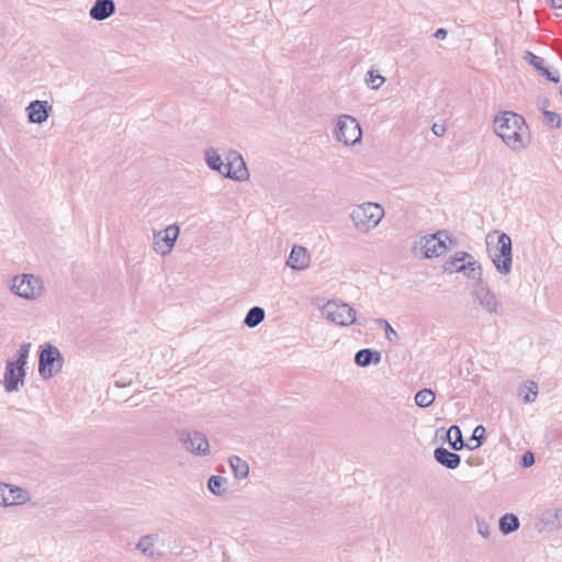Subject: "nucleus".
Wrapping results in <instances>:
<instances>
[{
  "label": "nucleus",
  "mask_w": 562,
  "mask_h": 562,
  "mask_svg": "<svg viewBox=\"0 0 562 562\" xmlns=\"http://www.w3.org/2000/svg\"><path fill=\"white\" fill-rule=\"evenodd\" d=\"M447 30L443 29V27H440L438 29L435 33H434V36L437 38V40H445L447 37Z\"/></svg>",
  "instance_id": "41"
},
{
  "label": "nucleus",
  "mask_w": 562,
  "mask_h": 562,
  "mask_svg": "<svg viewBox=\"0 0 562 562\" xmlns=\"http://www.w3.org/2000/svg\"><path fill=\"white\" fill-rule=\"evenodd\" d=\"M25 369L15 367L11 360H7L5 370L3 374V387L7 392H19L25 383Z\"/></svg>",
  "instance_id": "14"
},
{
  "label": "nucleus",
  "mask_w": 562,
  "mask_h": 562,
  "mask_svg": "<svg viewBox=\"0 0 562 562\" xmlns=\"http://www.w3.org/2000/svg\"><path fill=\"white\" fill-rule=\"evenodd\" d=\"M115 13L113 0H95L89 10V15L94 21H104Z\"/></svg>",
  "instance_id": "17"
},
{
  "label": "nucleus",
  "mask_w": 562,
  "mask_h": 562,
  "mask_svg": "<svg viewBox=\"0 0 562 562\" xmlns=\"http://www.w3.org/2000/svg\"><path fill=\"white\" fill-rule=\"evenodd\" d=\"M541 520L549 530L562 529V508L547 509Z\"/></svg>",
  "instance_id": "22"
},
{
  "label": "nucleus",
  "mask_w": 562,
  "mask_h": 562,
  "mask_svg": "<svg viewBox=\"0 0 562 562\" xmlns=\"http://www.w3.org/2000/svg\"><path fill=\"white\" fill-rule=\"evenodd\" d=\"M436 395L430 389H423L415 395V404L418 407H429L435 402Z\"/></svg>",
  "instance_id": "30"
},
{
  "label": "nucleus",
  "mask_w": 562,
  "mask_h": 562,
  "mask_svg": "<svg viewBox=\"0 0 562 562\" xmlns=\"http://www.w3.org/2000/svg\"><path fill=\"white\" fill-rule=\"evenodd\" d=\"M435 460L447 469L454 470L460 465L461 458L456 452H451L446 448L439 447L434 451Z\"/></svg>",
  "instance_id": "19"
},
{
  "label": "nucleus",
  "mask_w": 562,
  "mask_h": 562,
  "mask_svg": "<svg viewBox=\"0 0 562 562\" xmlns=\"http://www.w3.org/2000/svg\"><path fill=\"white\" fill-rule=\"evenodd\" d=\"M229 467L236 480H245L249 475V465L247 461L238 456H232L228 459Z\"/></svg>",
  "instance_id": "24"
},
{
  "label": "nucleus",
  "mask_w": 562,
  "mask_h": 562,
  "mask_svg": "<svg viewBox=\"0 0 562 562\" xmlns=\"http://www.w3.org/2000/svg\"><path fill=\"white\" fill-rule=\"evenodd\" d=\"M286 266L292 270L303 271L311 266V255L308 250L301 245H294L286 259Z\"/></svg>",
  "instance_id": "16"
},
{
  "label": "nucleus",
  "mask_w": 562,
  "mask_h": 562,
  "mask_svg": "<svg viewBox=\"0 0 562 562\" xmlns=\"http://www.w3.org/2000/svg\"><path fill=\"white\" fill-rule=\"evenodd\" d=\"M538 104L542 111L547 110L549 106V100L547 98L539 99Z\"/></svg>",
  "instance_id": "42"
},
{
  "label": "nucleus",
  "mask_w": 562,
  "mask_h": 562,
  "mask_svg": "<svg viewBox=\"0 0 562 562\" xmlns=\"http://www.w3.org/2000/svg\"><path fill=\"white\" fill-rule=\"evenodd\" d=\"M443 131H445V128H441V130L439 131V128H437V125H434V126H432V132H434L436 135H442Z\"/></svg>",
  "instance_id": "44"
},
{
  "label": "nucleus",
  "mask_w": 562,
  "mask_h": 562,
  "mask_svg": "<svg viewBox=\"0 0 562 562\" xmlns=\"http://www.w3.org/2000/svg\"><path fill=\"white\" fill-rule=\"evenodd\" d=\"M470 257L469 252L465 251H458L454 254V256L450 257L448 260L443 263V271L447 273H454L460 272L459 268L461 263L465 262L467 258Z\"/></svg>",
  "instance_id": "25"
},
{
  "label": "nucleus",
  "mask_w": 562,
  "mask_h": 562,
  "mask_svg": "<svg viewBox=\"0 0 562 562\" xmlns=\"http://www.w3.org/2000/svg\"><path fill=\"white\" fill-rule=\"evenodd\" d=\"M376 322L380 325H383L384 330H385V338L392 344H397V341L400 339L398 334L393 329V327L390 325V323L382 318L378 319Z\"/></svg>",
  "instance_id": "35"
},
{
  "label": "nucleus",
  "mask_w": 562,
  "mask_h": 562,
  "mask_svg": "<svg viewBox=\"0 0 562 562\" xmlns=\"http://www.w3.org/2000/svg\"><path fill=\"white\" fill-rule=\"evenodd\" d=\"M53 111L52 104L46 100H35L25 108L27 120L32 124L45 123Z\"/></svg>",
  "instance_id": "15"
},
{
  "label": "nucleus",
  "mask_w": 562,
  "mask_h": 562,
  "mask_svg": "<svg viewBox=\"0 0 562 562\" xmlns=\"http://www.w3.org/2000/svg\"><path fill=\"white\" fill-rule=\"evenodd\" d=\"M549 3L554 9H562V0H549Z\"/></svg>",
  "instance_id": "43"
},
{
  "label": "nucleus",
  "mask_w": 562,
  "mask_h": 562,
  "mask_svg": "<svg viewBox=\"0 0 562 562\" xmlns=\"http://www.w3.org/2000/svg\"><path fill=\"white\" fill-rule=\"evenodd\" d=\"M226 171L225 178L234 181L244 182L250 177L243 156L237 150H229L225 155Z\"/></svg>",
  "instance_id": "12"
},
{
  "label": "nucleus",
  "mask_w": 562,
  "mask_h": 562,
  "mask_svg": "<svg viewBox=\"0 0 562 562\" xmlns=\"http://www.w3.org/2000/svg\"><path fill=\"white\" fill-rule=\"evenodd\" d=\"M323 314L327 321L339 325V326H349L351 324H356V311L347 303L330 300L323 306Z\"/></svg>",
  "instance_id": "7"
},
{
  "label": "nucleus",
  "mask_w": 562,
  "mask_h": 562,
  "mask_svg": "<svg viewBox=\"0 0 562 562\" xmlns=\"http://www.w3.org/2000/svg\"><path fill=\"white\" fill-rule=\"evenodd\" d=\"M9 289L15 296L30 302L40 300L45 292L43 280L33 273H21L12 277L9 281Z\"/></svg>",
  "instance_id": "4"
},
{
  "label": "nucleus",
  "mask_w": 562,
  "mask_h": 562,
  "mask_svg": "<svg viewBox=\"0 0 562 562\" xmlns=\"http://www.w3.org/2000/svg\"><path fill=\"white\" fill-rule=\"evenodd\" d=\"M524 389L527 390V392L522 395V400L525 403L530 404L533 403L538 395V385L535 382H527L524 385Z\"/></svg>",
  "instance_id": "33"
},
{
  "label": "nucleus",
  "mask_w": 562,
  "mask_h": 562,
  "mask_svg": "<svg viewBox=\"0 0 562 562\" xmlns=\"http://www.w3.org/2000/svg\"><path fill=\"white\" fill-rule=\"evenodd\" d=\"M472 295L477 305L487 314L499 313L502 303L486 283H477Z\"/></svg>",
  "instance_id": "10"
},
{
  "label": "nucleus",
  "mask_w": 562,
  "mask_h": 562,
  "mask_svg": "<svg viewBox=\"0 0 562 562\" xmlns=\"http://www.w3.org/2000/svg\"><path fill=\"white\" fill-rule=\"evenodd\" d=\"M265 311L259 306L251 307L244 319V324L250 328L258 326L265 319Z\"/></svg>",
  "instance_id": "28"
},
{
  "label": "nucleus",
  "mask_w": 562,
  "mask_h": 562,
  "mask_svg": "<svg viewBox=\"0 0 562 562\" xmlns=\"http://www.w3.org/2000/svg\"><path fill=\"white\" fill-rule=\"evenodd\" d=\"M159 541L158 533H149L143 536L137 544L136 549L139 550L147 558H155L160 555V553L156 549V543Z\"/></svg>",
  "instance_id": "21"
},
{
  "label": "nucleus",
  "mask_w": 562,
  "mask_h": 562,
  "mask_svg": "<svg viewBox=\"0 0 562 562\" xmlns=\"http://www.w3.org/2000/svg\"><path fill=\"white\" fill-rule=\"evenodd\" d=\"M541 74L548 78V80L558 83L560 81V76L558 71H550L548 68H543Z\"/></svg>",
  "instance_id": "39"
},
{
  "label": "nucleus",
  "mask_w": 562,
  "mask_h": 562,
  "mask_svg": "<svg viewBox=\"0 0 562 562\" xmlns=\"http://www.w3.org/2000/svg\"><path fill=\"white\" fill-rule=\"evenodd\" d=\"M207 488L215 496H223L227 493V479L220 475H212L207 481Z\"/></svg>",
  "instance_id": "26"
},
{
  "label": "nucleus",
  "mask_w": 562,
  "mask_h": 562,
  "mask_svg": "<svg viewBox=\"0 0 562 562\" xmlns=\"http://www.w3.org/2000/svg\"><path fill=\"white\" fill-rule=\"evenodd\" d=\"M526 58L539 71H541L544 68V59L542 57L536 56L535 54L527 52Z\"/></svg>",
  "instance_id": "37"
},
{
  "label": "nucleus",
  "mask_w": 562,
  "mask_h": 562,
  "mask_svg": "<svg viewBox=\"0 0 562 562\" xmlns=\"http://www.w3.org/2000/svg\"><path fill=\"white\" fill-rule=\"evenodd\" d=\"M31 347L32 345L30 342L22 344L18 350V358L15 360H11V362H13V364H15V367H19L20 369H25Z\"/></svg>",
  "instance_id": "31"
},
{
  "label": "nucleus",
  "mask_w": 562,
  "mask_h": 562,
  "mask_svg": "<svg viewBox=\"0 0 562 562\" xmlns=\"http://www.w3.org/2000/svg\"><path fill=\"white\" fill-rule=\"evenodd\" d=\"M384 215L385 211L381 204L363 202L352 207L349 217L358 233L368 234L381 223Z\"/></svg>",
  "instance_id": "2"
},
{
  "label": "nucleus",
  "mask_w": 562,
  "mask_h": 562,
  "mask_svg": "<svg viewBox=\"0 0 562 562\" xmlns=\"http://www.w3.org/2000/svg\"><path fill=\"white\" fill-rule=\"evenodd\" d=\"M180 235V226L178 224H170L164 229L155 231L153 234V249L161 256H168Z\"/></svg>",
  "instance_id": "9"
},
{
  "label": "nucleus",
  "mask_w": 562,
  "mask_h": 562,
  "mask_svg": "<svg viewBox=\"0 0 562 562\" xmlns=\"http://www.w3.org/2000/svg\"><path fill=\"white\" fill-rule=\"evenodd\" d=\"M184 449L192 454L206 457L210 454V443L206 436L200 431H183L180 436Z\"/></svg>",
  "instance_id": "13"
},
{
  "label": "nucleus",
  "mask_w": 562,
  "mask_h": 562,
  "mask_svg": "<svg viewBox=\"0 0 562 562\" xmlns=\"http://www.w3.org/2000/svg\"><path fill=\"white\" fill-rule=\"evenodd\" d=\"M459 270H460V273H463V276L465 278H468L469 280L476 281L477 283L483 282L482 266L479 262V260H476L471 254H470V257L467 258L465 262L461 263Z\"/></svg>",
  "instance_id": "18"
},
{
  "label": "nucleus",
  "mask_w": 562,
  "mask_h": 562,
  "mask_svg": "<svg viewBox=\"0 0 562 562\" xmlns=\"http://www.w3.org/2000/svg\"><path fill=\"white\" fill-rule=\"evenodd\" d=\"M384 81L385 78L376 74L374 70L368 71L366 82L371 89L378 90L384 83Z\"/></svg>",
  "instance_id": "32"
},
{
  "label": "nucleus",
  "mask_w": 562,
  "mask_h": 562,
  "mask_svg": "<svg viewBox=\"0 0 562 562\" xmlns=\"http://www.w3.org/2000/svg\"><path fill=\"white\" fill-rule=\"evenodd\" d=\"M30 501L31 495L26 490L0 482V507L21 506Z\"/></svg>",
  "instance_id": "11"
},
{
  "label": "nucleus",
  "mask_w": 562,
  "mask_h": 562,
  "mask_svg": "<svg viewBox=\"0 0 562 562\" xmlns=\"http://www.w3.org/2000/svg\"><path fill=\"white\" fill-rule=\"evenodd\" d=\"M521 462L525 468L531 467L535 463L533 454L530 451L524 453Z\"/></svg>",
  "instance_id": "40"
},
{
  "label": "nucleus",
  "mask_w": 562,
  "mask_h": 562,
  "mask_svg": "<svg viewBox=\"0 0 562 562\" xmlns=\"http://www.w3.org/2000/svg\"><path fill=\"white\" fill-rule=\"evenodd\" d=\"M476 529L477 532L484 538L490 539L492 535L491 527L488 522L482 518H476Z\"/></svg>",
  "instance_id": "36"
},
{
  "label": "nucleus",
  "mask_w": 562,
  "mask_h": 562,
  "mask_svg": "<svg viewBox=\"0 0 562 562\" xmlns=\"http://www.w3.org/2000/svg\"><path fill=\"white\" fill-rule=\"evenodd\" d=\"M64 367V357L59 349L52 345L42 346L38 356V373L43 379H50L58 374Z\"/></svg>",
  "instance_id": "6"
},
{
  "label": "nucleus",
  "mask_w": 562,
  "mask_h": 562,
  "mask_svg": "<svg viewBox=\"0 0 562 562\" xmlns=\"http://www.w3.org/2000/svg\"><path fill=\"white\" fill-rule=\"evenodd\" d=\"M334 137L345 146H355L362 142V130L353 116L341 114L336 120Z\"/></svg>",
  "instance_id": "5"
},
{
  "label": "nucleus",
  "mask_w": 562,
  "mask_h": 562,
  "mask_svg": "<svg viewBox=\"0 0 562 562\" xmlns=\"http://www.w3.org/2000/svg\"><path fill=\"white\" fill-rule=\"evenodd\" d=\"M484 432H485V429H484L483 426H476L474 431H473L472 439L473 440H480L483 437ZM479 446H480V441H477L476 445L473 446V447H471V446H468V447H469V449L473 450V449H476Z\"/></svg>",
  "instance_id": "38"
},
{
  "label": "nucleus",
  "mask_w": 562,
  "mask_h": 562,
  "mask_svg": "<svg viewBox=\"0 0 562 562\" xmlns=\"http://www.w3.org/2000/svg\"><path fill=\"white\" fill-rule=\"evenodd\" d=\"M497 239L495 248L490 250L491 260L501 276H508L513 266V243L506 233L495 232L486 236V244L490 246Z\"/></svg>",
  "instance_id": "3"
},
{
  "label": "nucleus",
  "mask_w": 562,
  "mask_h": 562,
  "mask_svg": "<svg viewBox=\"0 0 562 562\" xmlns=\"http://www.w3.org/2000/svg\"><path fill=\"white\" fill-rule=\"evenodd\" d=\"M447 438L453 450L458 451L464 447L462 432L459 426H451L447 432Z\"/></svg>",
  "instance_id": "29"
},
{
  "label": "nucleus",
  "mask_w": 562,
  "mask_h": 562,
  "mask_svg": "<svg viewBox=\"0 0 562 562\" xmlns=\"http://www.w3.org/2000/svg\"><path fill=\"white\" fill-rule=\"evenodd\" d=\"M381 353L371 349H361L355 356V362L359 367H368L371 363L379 364L381 362Z\"/></svg>",
  "instance_id": "23"
},
{
  "label": "nucleus",
  "mask_w": 562,
  "mask_h": 562,
  "mask_svg": "<svg viewBox=\"0 0 562 562\" xmlns=\"http://www.w3.org/2000/svg\"><path fill=\"white\" fill-rule=\"evenodd\" d=\"M494 132L514 151H521L530 144L529 127L525 119L513 111H504L495 116Z\"/></svg>",
  "instance_id": "1"
},
{
  "label": "nucleus",
  "mask_w": 562,
  "mask_h": 562,
  "mask_svg": "<svg viewBox=\"0 0 562 562\" xmlns=\"http://www.w3.org/2000/svg\"><path fill=\"white\" fill-rule=\"evenodd\" d=\"M204 160L207 167L220 173L225 178L226 162L223 161L218 150L214 147H209L204 150Z\"/></svg>",
  "instance_id": "20"
},
{
  "label": "nucleus",
  "mask_w": 562,
  "mask_h": 562,
  "mask_svg": "<svg viewBox=\"0 0 562 562\" xmlns=\"http://www.w3.org/2000/svg\"><path fill=\"white\" fill-rule=\"evenodd\" d=\"M519 526H520L519 519L514 514H505L499 519V530L504 535H508V533H512V532L518 530Z\"/></svg>",
  "instance_id": "27"
},
{
  "label": "nucleus",
  "mask_w": 562,
  "mask_h": 562,
  "mask_svg": "<svg viewBox=\"0 0 562 562\" xmlns=\"http://www.w3.org/2000/svg\"><path fill=\"white\" fill-rule=\"evenodd\" d=\"M543 115L546 119V125H548L551 128H559L561 125V117L560 114L553 111L543 110Z\"/></svg>",
  "instance_id": "34"
},
{
  "label": "nucleus",
  "mask_w": 562,
  "mask_h": 562,
  "mask_svg": "<svg viewBox=\"0 0 562 562\" xmlns=\"http://www.w3.org/2000/svg\"><path fill=\"white\" fill-rule=\"evenodd\" d=\"M448 243H451L448 233L445 231H439L435 234L420 237L417 245L425 258L434 259L447 252Z\"/></svg>",
  "instance_id": "8"
},
{
  "label": "nucleus",
  "mask_w": 562,
  "mask_h": 562,
  "mask_svg": "<svg viewBox=\"0 0 562 562\" xmlns=\"http://www.w3.org/2000/svg\"><path fill=\"white\" fill-rule=\"evenodd\" d=\"M560 93H561V95H562V86H561V88H560Z\"/></svg>",
  "instance_id": "45"
}]
</instances>
